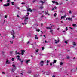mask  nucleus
Here are the masks:
<instances>
[{"label": "nucleus", "instance_id": "obj_1", "mask_svg": "<svg viewBox=\"0 0 77 77\" xmlns=\"http://www.w3.org/2000/svg\"><path fill=\"white\" fill-rule=\"evenodd\" d=\"M28 15H24V18H25V20H24V23H22V24L23 25H24V24H27V23H28V21H27V20H28Z\"/></svg>", "mask_w": 77, "mask_h": 77}, {"label": "nucleus", "instance_id": "obj_2", "mask_svg": "<svg viewBox=\"0 0 77 77\" xmlns=\"http://www.w3.org/2000/svg\"><path fill=\"white\" fill-rule=\"evenodd\" d=\"M11 34L12 35H13V37L12 38L14 39L15 38V36L14 35L15 34V32H14V31L13 30H12V31L11 32Z\"/></svg>", "mask_w": 77, "mask_h": 77}, {"label": "nucleus", "instance_id": "obj_3", "mask_svg": "<svg viewBox=\"0 0 77 77\" xmlns=\"http://www.w3.org/2000/svg\"><path fill=\"white\" fill-rule=\"evenodd\" d=\"M10 63H11V62L7 59L6 62V64H9Z\"/></svg>", "mask_w": 77, "mask_h": 77}, {"label": "nucleus", "instance_id": "obj_4", "mask_svg": "<svg viewBox=\"0 0 77 77\" xmlns=\"http://www.w3.org/2000/svg\"><path fill=\"white\" fill-rule=\"evenodd\" d=\"M44 61H41L39 65L40 66H42L44 65Z\"/></svg>", "mask_w": 77, "mask_h": 77}, {"label": "nucleus", "instance_id": "obj_5", "mask_svg": "<svg viewBox=\"0 0 77 77\" xmlns=\"http://www.w3.org/2000/svg\"><path fill=\"white\" fill-rule=\"evenodd\" d=\"M20 56L18 55L17 56V58L18 59V60H19L21 61V59L20 58Z\"/></svg>", "mask_w": 77, "mask_h": 77}, {"label": "nucleus", "instance_id": "obj_6", "mask_svg": "<svg viewBox=\"0 0 77 77\" xmlns=\"http://www.w3.org/2000/svg\"><path fill=\"white\" fill-rule=\"evenodd\" d=\"M21 51L22 55H23L24 54V53L25 52V51L24 50H21Z\"/></svg>", "mask_w": 77, "mask_h": 77}, {"label": "nucleus", "instance_id": "obj_7", "mask_svg": "<svg viewBox=\"0 0 77 77\" xmlns=\"http://www.w3.org/2000/svg\"><path fill=\"white\" fill-rule=\"evenodd\" d=\"M4 6H9V3H7V4H4Z\"/></svg>", "mask_w": 77, "mask_h": 77}, {"label": "nucleus", "instance_id": "obj_8", "mask_svg": "<svg viewBox=\"0 0 77 77\" xmlns=\"http://www.w3.org/2000/svg\"><path fill=\"white\" fill-rule=\"evenodd\" d=\"M32 11H33V10H31V9L29 8V9H27V11H29V12H32Z\"/></svg>", "mask_w": 77, "mask_h": 77}, {"label": "nucleus", "instance_id": "obj_9", "mask_svg": "<svg viewBox=\"0 0 77 77\" xmlns=\"http://www.w3.org/2000/svg\"><path fill=\"white\" fill-rule=\"evenodd\" d=\"M69 20V21H71V20H72V18H70V17H69L68 18H66V20Z\"/></svg>", "mask_w": 77, "mask_h": 77}, {"label": "nucleus", "instance_id": "obj_10", "mask_svg": "<svg viewBox=\"0 0 77 77\" xmlns=\"http://www.w3.org/2000/svg\"><path fill=\"white\" fill-rule=\"evenodd\" d=\"M56 62H57V61L56 60H54L53 61V62H52V63L53 64L56 63Z\"/></svg>", "mask_w": 77, "mask_h": 77}, {"label": "nucleus", "instance_id": "obj_11", "mask_svg": "<svg viewBox=\"0 0 77 77\" xmlns=\"http://www.w3.org/2000/svg\"><path fill=\"white\" fill-rule=\"evenodd\" d=\"M47 0H44V2L42 1H40V3H42V4H43V3H45V2H46V1H47Z\"/></svg>", "mask_w": 77, "mask_h": 77}, {"label": "nucleus", "instance_id": "obj_12", "mask_svg": "<svg viewBox=\"0 0 77 77\" xmlns=\"http://www.w3.org/2000/svg\"><path fill=\"white\" fill-rule=\"evenodd\" d=\"M15 68L14 69L13 68H12V69L11 70V71L12 72H14V71H15Z\"/></svg>", "mask_w": 77, "mask_h": 77}, {"label": "nucleus", "instance_id": "obj_13", "mask_svg": "<svg viewBox=\"0 0 77 77\" xmlns=\"http://www.w3.org/2000/svg\"><path fill=\"white\" fill-rule=\"evenodd\" d=\"M27 73L28 74H31V73H32V71H31L30 70H29L27 72Z\"/></svg>", "mask_w": 77, "mask_h": 77}, {"label": "nucleus", "instance_id": "obj_14", "mask_svg": "<svg viewBox=\"0 0 77 77\" xmlns=\"http://www.w3.org/2000/svg\"><path fill=\"white\" fill-rule=\"evenodd\" d=\"M30 61V60H27L26 62V64H28V63H29L28 62H29Z\"/></svg>", "mask_w": 77, "mask_h": 77}, {"label": "nucleus", "instance_id": "obj_15", "mask_svg": "<svg viewBox=\"0 0 77 77\" xmlns=\"http://www.w3.org/2000/svg\"><path fill=\"white\" fill-rule=\"evenodd\" d=\"M12 66L14 68V69H17L16 67H15V66L13 64Z\"/></svg>", "mask_w": 77, "mask_h": 77}, {"label": "nucleus", "instance_id": "obj_16", "mask_svg": "<svg viewBox=\"0 0 77 77\" xmlns=\"http://www.w3.org/2000/svg\"><path fill=\"white\" fill-rule=\"evenodd\" d=\"M55 44H57L58 43V42H59V40H58V41L55 40Z\"/></svg>", "mask_w": 77, "mask_h": 77}, {"label": "nucleus", "instance_id": "obj_17", "mask_svg": "<svg viewBox=\"0 0 77 77\" xmlns=\"http://www.w3.org/2000/svg\"><path fill=\"white\" fill-rule=\"evenodd\" d=\"M21 29V27H18V30H20Z\"/></svg>", "mask_w": 77, "mask_h": 77}, {"label": "nucleus", "instance_id": "obj_18", "mask_svg": "<svg viewBox=\"0 0 77 77\" xmlns=\"http://www.w3.org/2000/svg\"><path fill=\"white\" fill-rule=\"evenodd\" d=\"M53 31V30H52V29H51L50 30V32L51 33V34H53V32H52Z\"/></svg>", "mask_w": 77, "mask_h": 77}, {"label": "nucleus", "instance_id": "obj_19", "mask_svg": "<svg viewBox=\"0 0 77 77\" xmlns=\"http://www.w3.org/2000/svg\"><path fill=\"white\" fill-rule=\"evenodd\" d=\"M57 8H56V7H55L54 8H53L52 9V11H53V10H54V9H56Z\"/></svg>", "mask_w": 77, "mask_h": 77}, {"label": "nucleus", "instance_id": "obj_20", "mask_svg": "<svg viewBox=\"0 0 77 77\" xmlns=\"http://www.w3.org/2000/svg\"><path fill=\"white\" fill-rule=\"evenodd\" d=\"M46 29H50V30H51V28L50 27H46Z\"/></svg>", "mask_w": 77, "mask_h": 77}, {"label": "nucleus", "instance_id": "obj_21", "mask_svg": "<svg viewBox=\"0 0 77 77\" xmlns=\"http://www.w3.org/2000/svg\"><path fill=\"white\" fill-rule=\"evenodd\" d=\"M72 26L73 27H75V26H76V27H77V26H76V24H73Z\"/></svg>", "mask_w": 77, "mask_h": 77}, {"label": "nucleus", "instance_id": "obj_22", "mask_svg": "<svg viewBox=\"0 0 77 77\" xmlns=\"http://www.w3.org/2000/svg\"><path fill=\"white\" fill-rule=\"evenodd\" d=\"M10 42L11 44H13V41H12V40L10 41Z\"/></svg>", "mask_w": 77, "mask_h": 77}, {"label": "nucleus", "instance_id": "obj_23", "mask_svg": "<svg viewBox=\"0 0 77 77\" xmlns=\"http://www.w3.org/2000/svg\"><path fill=\"white\" fill-rule=\"evenodd\" d=\"M39 8L40 9H43V6H41Z\"/></svg>", "mask_w": 77, "mask_h": 77}, {"label": "nucleus", "instance_id": "obj_24", "mask_svg": "<svg viewBox=\"0 0 77 77\" xmlns=\"http://www.w3.org/2000/svg\"><path fill=\"white\" fill-rule=\"evenodd\" d=\"M60 65H63V63L62 62H60Z\"/></svg>", "mask_w": 77, "mask_h": 77}, {"label": "nucleus", "instance_id": "obj_25", "mask_svg": "<svg viewBox=\"0 0 77 77\" xmlns=\"http://www.w3.org/2000/svg\"><path fill=\"white\" fill-rule=\"evenodd\" d=\"M45 14H48V15H50V14H48V12H47L45 11Z\"/></svg>", "mask_w": 77, "mask_h": 77}, {"label": "nucleus", "instance_id": "obj_26", "mask_svg": "<svg viewBox=\"0 0 77 77\" xmlns=\"http://www.w3.org/2000/svg\"><path fill=\"white\" fill-rule=\"evenodd\" d=\"M35 39H38V37H37V35H35Z\"/></svg>", "mask_w": 77, "mask_h": 77}, {"label": "nucleus", "instance_id": "obj_27", "mask_svg": "<svg viewBox=\"0 0 77 77\" xmlns=\"http://www.w3.org/2000/svg\"><path fill=\"white\" fill-rule=\"evenodd\" d=\"M73 45H76V44L75 43V42H73Z\"/></svg>", "mask_w": 77, "mask_h": 77}, {"label": "nucleus", "instance_id": "obj_28", "mask_svg": "<svg viewBox=\"0 0 77 77\" xmlns=\"http://www.w3.org/2000/svg\"><path fill=\"white\" fill-rule=\"evenodd\" d=\"M36 31H37V32H39V31H40V30H39V29H36Z\"/></svg>", "mask_w": 77, "mask_h": 77}, {"label": "nucleus", "instance_id": "obj_29", "mask_svg": "<svg viewBox=\"0 0 77 77\" xmlns=\"http://www.w3.org/2000/svg\"><path fill=\"white\" fill-rule=\"evenodd\" d=\"M14 2H11V4H12V5H14Z\"/></svg>", "mask_w": 77, "mask_h": 77}, {"label": "nucleus", "instance_id": "obj_30", "mask_svg": "<svg viewBox=\"0 0 77 77\" xmlns=\"http://www.w3.org/2000/svg\"><path fill=\"white\" fill-rule=\"evenodd\" d=\"M55 3H56L57 5H59V3L57 2H55Z\"/></svg>", "mask_w": 77, "mask_h": 77}, {"label": "nucleus", "instance_id": "obj_31", "mask_svg": "<svg viewBox=\"0 0 77 77\" xmlns=\"http://www.w3.org/2000/svg\"><path fill=\"white\" fill-rule=\"evenodd\" d=\"M65 18L64 16H61V19H63V18Z\"/></svg>", "mask_w": 77, "mask_h": 77}, {"label": "nucleus", "instance_id": "obj_32", "mask_svg": "<svg viewBox=\"0 0 77 77\" xmlns=\"http://www.w3.org/2000/svg\"><path fill=\"white\" fill-rule=\"evenodd\" d=\"M16 55L17 54H20L19 52H17V54H15Z\"/></svg>", "mask_w": 77, "mask_h": 77}, {"label": "nucleus", "instance_id": "obj_33", "mask_svg": "<svg viewBox=\"0 0 77 77\" xmlns=\"http://www.w3.org/2000/svg\"><path fill=\"white\" fill-rule=\"evenodd\" d=\"M11 60H12V61H14V60H15V58H12L11 59Z\"/></svg>", "mask_w": 77, "mask_h": 77}, {"label": "nucleus", "instance_id": "obj_34", "mask_svg": "<svg viewBox=\"0 0 77 77\" xmlns=\"http://www.w3.org/2000/svg\"><path fill=\"white\" fill-rule=\"evenodd\" d=\"M38 51H39V49H37V50H36V52H38Z\"/></svg>", "mask_w": 77, "mask_h": 77}, {"label": "nucleus", "instance_id": "obj_35", "mask_svg": "<svg viewBox=\"0 0 77 77\" xmlns=\"http://www.w3.org/2000/svg\"><path fill=\"white\" fill-rule=\"evenodd\" d=\"M54 17H56V16L57 15V14H56V13H55V14H54Z\"/></svg>", "mask_w": 77, "mask_h": 77}, {"label": "nucleus", "instance_id": "obj_36", "mask_svg": "<svg viewBox=\"0 0 77 77\" xmlns=\"http://www.w3.org/2000/svg\"><path fill=\"white\" fill-rule=\"evenodd\" d=\"M35 1H36V0H33L32 1L33 3H35Z\"/></svg>", "mask_w": 77, "mask_h": 77}, {"label": "nucleus", "instance_id": "obj_37", "mask_svg": "<svg viewBox=\"0 0 77 77\" xmlns=\"http://www.w3.org/2000/svg\"><path fill=\"white\" fill-rule=\"evenodd\" d=\"M65 43H66V44H67L68 42L67 41H65Z\"/></svg>", "mask_w": 77, "mask_h": 77}, {"label": "nucleus", "instance_id": "obj_38", "mask_svg": "<svg viewBox=\"0 0 77 77\" xmlns=\"http://www.w3.org/2000/svg\"><path fill=\"white\" fill-rule=\"evenodd\" d=\"M66 31H67V30H68V29H68V27H66Z\"/></svg>", "mask_w": 77, "mask_h": 77}, {"label": "nucleus", "instance_id": "obj_39", "mask_svg": "<svg viewBox=\"0 0 77 77\" xmlns=\"http://www.w3.org/2000/svg\"><path fill=\"white\" fill-rule=\"evenodd\" d=\"M17 52H18V51H15V54H17Z\"/></svg>", "mask_w": 77, "mask_h": 77}, {"label": "nucleus", "instance_id": "obj_40", "mask_svg": "<svg viewBox=\"0 0 77 77\" xmlns=\"http://www.w3.org/2000/svg\"><path fill=\"white\" fill-rule=\"evenodd\" d=\"M66 58H67V59H69V56L67 57Z\"/></svg>", "mask_w": 77, "mask_h": 77}, {"label": "nucleus", "instance_id": "obj_41", "mask_svg": "<svg viewBox=\"0 0 77 77\" xmlns=\"http://www.w3.org/2000/svg\"><path fill=\"white\" fill-rule=\"evenodd\" d=\"M34 77H37V75H35L34 76Z\"/></svg>", "mask_w": 77, "mask_h": 77}, {"label": "nucleus", "instance_id": "obj_42", "mask_svg": "<svg viewBox=\"0 0 77 77\" xmlns=\"http://www.w3.org/2000/svg\"><path fill=\"white\" fill-rule=\"evenodd\" d=\"M47 63H49V62H50V61L47 60Z\"/></svg>", "mask_w": 77, "mask_h": 77}, {"label": "nucleus", "instance_id": "obj_43", "mask_svg": "<svg viewBox=\"0 0 77 77\" xmlns=\"http://www.w3.org/2000/svg\"><path fill=\"white\" fill-rule=\"evenodd\" d=\"M42 50H44V47H42Z\"/></svg>", "mask_w": 77, "mask_h": 77}, {"label": "nucleus", "instance_id": "obj_44", "mask_svg": "<svg viewBox=\"0 0 77 77\" xmlns=\"http://www.w3.org/2000/svg\"><path fill=\"white\" fill-rule=\"evenodd\" d=\"M29 43H30V41H28V42H27V44H29Z\"/></svg>", "mask_w": 77, "mask_h": 77}, {"label": "nucleus", "instance_id": "obj_45", "mask_svg": "<svg viewBox=\"0 0 77 77\" xmlns=\"http://www.w3.org/2000/svg\"><path fill=\"white\" fill-rule=\"evenodd\" d=\"M23 73H21V74L22 75H24V74H23V72H22Z\"/></svg>", "mask_w": 77, "mask_h": 77}, {"label": "nucleus", "instance_id": "obj_46", "mask_svg": "<svg viewBox=\"0 0 77 77\" xmlns=\"http://www.w3.org/2000/svg\"><path fill=\"white\" fill-rule=\"evenodd\" d=\"M71 10H70V11H69V13H70V14H71Z\"/></svg>", "mask_w": 77, "mask_h": 77}, {"label": "nucleus", "instance_id": "obj_47", "mask_svg": "<svg viewBox=\"0 0 77 77\" xmlns=\"http://www.w3.org/2000/svg\"><path fill=\"white\" fill-rule=\"evenodd\" d=\"M21 64H23V61H21Z\"/></svg>", "mask_w": 77, "mask_h": 77}, {"label": "nucleus", "instance_id": "obj_48", "mask_svg": "<svg viewBox=\"0 0 77 77\" xmlns=\"http://www.w3.org/2000/svg\"><path fill=\"white\" fill-rule=\"evenodd\" d=\"M27 14H28V15H29V14H30V13H27Z\"/></svg>", "mask_w": 77, "mask_h": 77}, {"label": "nucleus", "instance_id": "obj_49", "mask_svg": "<svg viewBox=\"0 0 77 77\" xmlns=\"http://www.w3.org/2000/svg\"><path fill=\"white\" fill-rule=\"evenodd\" d=\"M52 3H55V1H52Z\"/></svg>", "mask_w": 77, "mask_h": 77}, {"label": "nucleus", "instance_id": "obj_50", "mask_svg": "<svg viewBox=\"0 0 77 77\" xmlns=\"http://www.w3.org/2000/svg\"><path fill=\"white\" fill-rule=\"evenodd\" d=\"M7 16H6V15L5 16V18H7Z\"/></svg>", "mask_w": 77, "mask_h": 77}, {"label": "nucleus", "instance_id": "obj_51", "mask_svg": "<svg viewBox=\"0 0 77 77\" xmlns=\"http://www.w3.org/2000/svg\"><path fill=\"white\" fill-rule=\"evenodd\" d=\"M17 8L18 9H20V7H18Z\"/></svg>", "mask_w": 77, "mask_h": 77}, {"label": "nucleus", "instance_id": "obj_52", "mask_svg": "<svg viewBox=\"0 0 77 77\" xmlns=\"http://www.w3.org/2000/svg\"><path fill=\"white\" fill-rule=\"evenodd\" d=\"M21 4H25V3L24 2H22L21 3Z\"/></svg>", "mask_w": 77, "mask_h": 77}, {"label": "nucleus", "instance_id": "obj_53", "mask_svg": "<svg viewBox=\"0 0 77 77\" xmlns=\"http://www.w3.org/2000/svg\"><path fill=\"white\" fill-rule=\"evenodd\" d=\"M10 1V0H8L7 1V2H9V1Z\"/></svg>", "mask_w": 77, "mask_h": 77}, {"label": "nucleus", "instance_id": "obj_54", "mask_svg": "<svg viewBox=\"0 0 77 77\" xmlns=\"http://www.w3.org/2000/svg\"><path fill=\"white\" fill-rule=\"evenodd\" d=\"M45 43H47V41H46V40H45Z\"/></svg>", "mask_w": 77, "mask_h": 77}, {"label": "nucleus", "instance_id": "obj_55", "mask_svg": "<svg viewBox=\"0 0 77 77\" xmlns=\"http://www.w3.org/2000/svg\"><path fill=\"white\" fill-rule=\"evenodd\" d=\"M72 18H74L75 17V16H72Z\"/></svg>", "mask_w": 77, "mask_h": 77}, {"label": "nucleus", "instance_id": "obj_56", "mask_svg": "<svg viewBox=\"0 0 77 77\" xmlns=\"http://www.w3.org/2000/svg\"><path fill=\"white\" fill-rule=\"evenodd\" d=\"M69 29H72V28H71V27H69Z\"/></svg>", "mask_w": 77, "mask_h": 77}, {"label": "nucleus", "instance_id": "obj_57", "mask_svg": "<svg viewBox=\"0 0 77 77\" xmlns=\"http://www.w3.org/2000/svg\"><path fill=\"white\" fill-rule=\"evenodd\" d=\"M41 27H42V26H43V24L42 23V24H41Z\"/></svg>", "mask_w": 77, "mask_h": 77}, {"label": "nucleus", "instance_id": "obj_58", "mask_svg": "<svg viewBox=\"0 0 77 77\" xmlns=\"http://www.w3.org/2000/svg\"><path fill=\"white\" fill-rule=\"evenodd\" d=\"M5 72H2V74H5Z\"/></svg>", "mask_w": 77, "mask_h": 77}, {"label": "nucleus", "instance_id": "obj_59", "mask_svg": "<svg viewBox=\"0 0 77 77\" xmlns=\"http://www.w3.org/2000/svg\"><path fill=\"white\" fill-rule=\"evenodd\" d=\"M50 65H51H51H52V63H51L50 64Z\"/></svg>", "mask_w": 77, "mask_h": 77}, {"label": "nucleus", "instance_id": "obj_60", "mask_svg": "<svg viewBox=\"0 0 77 77\" xmlns=\"http://www.w3.org/2000/svg\"><path fill=\"white\" fill-rule=\"evenodd\" d=\"M46 75H49V74H46Z\"/></svg>", "mask_w": 77, "mask_h": 77}, {"label": "nucleus", "instance_id": "obj_61", "mask_svg": "<svg viewBox=\"0 0 77 77\" xmlns=\"http://www.w3.org/2000/svg\"><path fill=\"white\" fill-rule=\"evenodd\" d=\"M41 17H42H42H44V16L42 15V16Z\"/></svg>", "mask_w": 77, "mask_h": 77}, {"label": "nucleus", "instance_id": "obj_62", "mask_svg": "<svg viewBox=\"0 0 77 77\" xmlns=\"http://www.w3.org/2000/svg\"><path fill=\"white\" fill-rule=\"evenodd\" d=\"M56 77V76L55 75H53L52 77Z\"/></svg>", "mask_w": 77, "mask_h": 77}, {"label": "nucleus", "instance_id": "obj_63", "mask_svg": "<svg viewBox=\"0 0 77 77\" xmlns=\"http://www.w3.org/2000/svg\"><path fill=\"white\" fill-rule=\"evenodd\" d=\"M63 21H61V23H63Z\"/></svg>", "mask_w": 77, "mask_h": 77}, {"label": "nucleus", "instance_id": "obj_64", "mask_svg": "<svg viewBox=\"0 0 77 77\" xmlns=\"http://www.w3.org/2000/svg\"><path fill=\"white\" fill-rule=\"evenodd\" d=\"M3 1V0H0V2H2Z\"/></svg>", "mask_w": 77, "mask_h": 77}]
</instances>
